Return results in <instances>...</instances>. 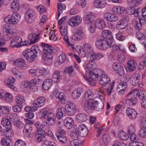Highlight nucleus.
I'll list each match as a JSON object with an SVG mask.
<instances>
[{
	"mask_svg": "<svg viewBox=\"0 0 146 146\" xmlns=\"http://www.w3.org/2000/svg\"><path fill=\"white\" fill-rule=\"evenodd\" d=\"M41 46L43 47L42 49L40 48L37 45L33 46L31 49H27L23 52V54L27 60L29 62H32L37 57L42 54V59L44 60L52 62L53 58L52 54L54 52V48L51 45L42 43Z\"/></svg>",
	"mask_w": 146,
	"mask_h": 146,
	"instance_id": "f257e3e1",
	"label": "nucleus"
},
{
	"mask_svg": "<svg viewBox=\"0 0 146 146\" xmlns=\"http://www.w3.org/2000/svg\"><path fill=\"white\" fill-rule=\"evenodd\" d=\"M143 91L141 90H137L136 89L132 90L126 96L127 97V100H124L123 102L126 103L130 106L135 105L137 102V97L139 99L140 98H141L143 96Z\"/></svg>",
	"mask_w": 146,
	"mask_h": 146,
	"instance_id": "f03ea898",
	"label": "nucleus"
},
{
	"mask_svg": "<svg viewBox=\"0 0 146 146\" xmlns=\"http://www.w3.org/2000/svg\"><path fill=\"white\" fill-rule=\"evenodd\" d=\"M94 73L97 75L98 80L102 85L106 86L107 84H110V79L106 75L103 73L101 70L95 69Z\"/></svg>",
	"mask_w": 146,
	"mask_h": 146,
	"instance_id": "7ed1b4c3",
	"label": "nucleus"
},
{
	"mask_svg": "<svg viewBox=\"0 0 146 146\" xmlns=\"http://www.w3.org/2000/svg\"><path fill=\"white\" fill-rule=\"evenodd\" d=\"M41 117L42 119H46V123L48 125H51L54 123L55 117L52 113L49 112L48 111L44 109L42 114Z\"/></svg>",
	"mask_w": 146,
	"mask_h": 146,
	"instance_id": "20e7f679",
	"label": "nucleus"
},
{
	"mask_svg": "<svg viewBox=\"0 0 146 146\" xmlns=\"http://www.w3.org/2000/svg\"><path fill=\"white\" fill-rule=\"evenodd\" d=\"M95 69L93 72L87 71L86 72V76H84L85 79H87L90 85L92 86H95L96 84L95 81L98 80V77L97 74L94 73Z\"/></svg>",
	"mask_w": 146,
	"mask_h": 146,
	"instance_id": "39448f33",
	"label": "nucleus"
},
{
	"mask_svg": "<svg viewBox=\"0 0 146 146\" xmlns=\"http://www.w3.org/2000/svg\"><path fill=\"white\" fill-rule=\"evenodd\" d=\"M110 40H108L100 39L97 40L95 42L96 47L100 49L106 50L110 47Z\"/></svg>",
	"mask_w": 146,
	"mask_h": 146,
	"instance_id": "423d86ee",
	"label": "nucleus"
},
{
	"mask_svg": "<svg viewBox=\"0 0 146 146\" xmlns=\"http://www.w3.org/2000/svg\"><path fill=\"white\" fill-rule=\"evenodd\" d=\"M142 75V74L140 73H135L132 75L130 78V82L132 85L135 86L138 85V86L141 88L143 87V83L140 82Z\"/></svg>",
	"mask_w": 146,
	"mask_h": 146,
	"instance_id": "0eeeda50",
	"label": "nucleus"
},
{
	"mask_svg": "<svg viewBox=\"0 0 146 146\" xmlns=\"http://www.w3.org/2000/svg\"><path fill=\"white\" fill-rule=\"evenodd\" d=\"M65 110L68 115L71 116L74 115L76 111L75 104L71 101H68L65 106Z\"/></svg>",
	"mask_w": 146,
	"mask_h": 146,
	"instance_id": "6e6552de",
	"label": "nucleus"
},
{
	"mask_svg": "<svg viewBox=\"0 0 146 146\" xmlns=\"http://www.w3.org/2000/svg\"><path fill=\"white\" fill-rule=\"evenodd\" d=\"M36 14L35 11L32 9H29L25 13V20L28 23H33L35 20Z\"/></svg>",
	"mask_w": 146,
	"mask_h": 146,
	"instance_id": "1a4fd4ad",
	"label": "nucleus"
},
{
	"mask_svg": "<svg viewBox=\"0 0 146 146\" xmlns=\"http://www.w3.org/2000/svg\"><path fill=\"white\" fill-rule=\"evenodd\" d=\"M97 101H94V99H90L87 100L84 104V110L86 111H92L94 110V106H96Z\"/></svg>",
	"mask_w": 146,
	"mask_h": 146,
	"instance_id": "9d476101",
	"label": "nucleus"
},
{
	"mask_svg": "<svg viewBox=\"0 0 146 146\" xmlns=\"http://www.w3.org/2000/svg\"><path fill=\"white\" fill-rule=\"evenodd\" d=\"M46 134L40 135L36 138L38 142H42V146H56V144L54 142H50L48 141L45 137Z\"/></svg>",
	"mask_w": 146,
	"mask_h": 146,
	"instance_id": "9b49d317",
	"label": "nucleus"
},
{
	"mask_svg": "<svg viewBox=\"0 0 146 146\" xmlns=\"http://www.w3.org/2000/svg\"><path fill=\"white\" fill-rule=\"evenodd\" d=\"M82 21V17L78 15L70 18L68 21V24L73 27H76Z\"/></svg>",
	"mask_w": 146,
	"mask_h": 146,
	"instance_id": "f8f14e48",
	"label": "nucleus"
},
{
	"mask_svg": "<svg viewBox=\"0 0 146 146\" xmlns=\"http://www.w3.org/2000/svg\"><path fill=\"white\" fill-rule=\"evenodd\" d=\"M131 6L128 7L126 9L125 11L129 15H134L135 17H137L139 16V13L140 12L139 7L135 9V7H137L135 5H133V3L131 4Z\"/></svg>",
	"mask_w": 146,
	"mask_h": 146,
	"instance_id": "ddd939ff",
	"label": "nucleus"
},
{
	"mask_svg": "<svg viewBox=\"0 0 146 146\" xmlns=\"http://www.w3.org/2000/svg\"><path fill=\"white\" fill-rule=\"evenodd\" d=\"M10 119L12 122L13 123L14 126L19 129L22 128L24 124L20 120L19 117L15 115H11L10 117Z\"/></svg>",
	"mask_w": 146,
	"mask_h": 146,
	"instance_id": "4468645a",
	"label": "nucleus"
},
{
	"mask_svg": "<svg viewBox=\"0 0 146 146\" xmlns=\"http://www.w3.org/2000/svg\"><path fill=\"white\" fill-rule=\"evenodd\" d=\"M114 71L118 75L122 76L124 74L125 72L123 66L120 63L115 62L112 65Z\"/></svg>",
	"mask_w": 146,
	"mask_h": 146,
	"instance_id": "2eb2a0df",
	"label": "nucleus"
},
{
	"mask_svg": "<svg viewBox=\"0 0 146 146\" xmlns=\"http://www.w3.org/2000/svg\"><path fill=\"white\" fill-rule=\"evenodd\" d=\"M21 15L16 12L13 13L10 18L8 20L9 23L11 24L16 25L20 21Z\"/></svg>",
	"mask_w": 146,
	"mask_h": 146,
	"instance_id": "dca6fc26",
	"label": "nucleus"
},
{
	"mask_svg": "<svg viewBox=\"0 0 146 146\" xmlns=\"http://www.w3.org/2000/svg\"><path fill=\"white\" fill-rule=\"evenodd\" d=\"M45 103V98L43 96H41L35 100L33 105L34 107L39 108L43 106Z\"/></svg>",
	"mask_w": 146,
	"mask_h": 146,
	"instance_id": "f3484780",
	"label": "nucleus"
},
{
	"mask_svg": "<svg viewBox=\"0 0 146 146\" xmlns=\"http://www.w3.org/2000/svg\"><path fill=\"white\" fill-rule=\"evenodd\" d=\"M78 129L80 136L85 137L87 135L88 132V129L85 124H80L78 125Z\"/></svg>",
	"mask_w": 146,
	"mask_h": 146,
	"instance_id": "a211bd4d",
	"label": "nucleus"
},
{
	"mask_svg": "<svg viewBox=\"0 0 146 146\" xmlns=\"http://www.w3.org/2000/svg\"><path fill=\"white\" fill-rule=\"evenodd\" d=\"M126 113L127 116L130 119H135L137 115L136 111L131 108H128L126 110Z\"/></svg>",
	"mask_w": 146,
	"mask_h": 146,
	"instance_id": "6ab92c4d",
	"label": "nucleus"
},
{
	"mask_svg": "<svg viewBox=\"0 0 146 146\" xmlns=\"http://www.w3.org/2000/svg\"><path fill=\"white\" fill-rule=\"evenodd\" d=\"M15 80L14 78L10 77L5 80L4 83L8 87L14 90H15L16 88L15 87L13 84L15 82Z\"/></svg>",
	"mask_w": 146,
	"mask_h": 146,
	"instance_id": "aec40b11",
	"label": "nucleus"
},
{
	"mask_svg": "<svg viewBox=\"0 0 146 146\" xmlns=\"http://www.w3.org/2000/svg\"><path fill=\"white\" fill-rule=\"evenodd\" d=\"M0 98H3L8 103H11L13 100L12 96L10 94H5L2 91H0Z\"/></svg>",
	"mask_w": 146,
	"mask_h": 146,
	"instance_id": "412c9836",
	"label": "nucleus"
},
{
	"mask_svg": "<svg viewBox=\"0 0 146 146\" xmlns=\"http://www.w3.org/2000/svg\"><path fill=\"white\" fill-rule=\"evenodd\" d=\"M36 126V132L35 133V137H37L40 135H44L45 133V131L43 130L42 129V126L39 122H37L34 124Z\"/></svg>",
	"mask_w": 146,
	"mask_h": 146,
	"instance_id": "4be33fe9",
	"label": "nucleus"
},
{
	"mask_svg": "<svg viewBox=\"0 0 146 146\" xmlns=\"http://www.w3.org/2000/svg\"><path fill=\"white\" fill-rule=\"evenodd\" d=\"M128 19L127 18H123L122 20L119 21L117 23L116 28L119 29H125L127 27V21Z\"/></svg>",
	"mask_w": 146,
	"mask_h": 146,
	"instance_id": "5701e85b",
	"label": "nucleus"
},
{
	"mask_svg": "<svg viewBox=\"0 0 146 146\" xmlns=\"http://www.w3.org/2000/svg\"><path fill=\"white\" fill-rule=\"evenodd\" d=\"M102 36L106 40H110V42L112 43L113 40V37L112 36L111 33V31L107 30H104L102 32Z\"/></svg>",
	"mask_w": 146,
	"mask_h": 146,
	"instance_id": "b1692460",
	"label": "nucleus"
},
{
	"mask_svg": "<svg viewBox=\"0 0 146 146\" xmlns=\"http://www.w3.org/2000/svg\"><path fill=\"white\" fill-rule=\"evenodd\" d=\"M22 41V38L19 37H16L11 40L10 45L12 47H16L17 48L20 47V44Z\"/></svg>",
	"mask_w": 146,
	"mask_h": 146,
	"instance_id": "393cba45",
	"label": "nucleus"
},
{
	"mask_svg": "<svg viewBox=\"0 0 146 146\" xmlns=\"http://www.w3.org/2000/svg\"><path fill=\"white\" fill-rule=\"evenodd\" d=\"M75 34L73 35L72 38L74 40H80L82 39L84 35L83 32L81 29H77Z\"/></svg>",
	"mask_w": 146,
	"mask_h": 146,
	"instance_id": "a878e982",
	"label": "nucleus"
},
{
	"mask_svg": "<svg viewBox=\"0 0 146 146\" xmlns=\"http://www.w3.org/2000/svg\"><path fill=\"white\" fill-rule=\"evenodd\" d=\"M83 92V90L81 88H78L73 91L72 94V97L74 99H78Z\"/></svg>",
	"mask_w": 146,
	"mask_h": 146,
	"instance_id": "bb28decb",
	"label": "nucleus"
},
{
	"mask_svg": "<svg viewBox=\"0 0 146 146\" xmlns=\"http://www.w3.org/2000/svg\"><path fill=\"white\" fill-rule=\"evenodd\" d=\"M106 5V0H95L94 5L96 8H103Z\"/></svg>",
	"mask_w": 146,
	"mask_h": 146,
	"instance_id": "cd10ccee",
	"label": "nucleus"
},
{
	"mask_svg": "<svg viewBox=\"0 0 146 146\" xmlns=\"http://www.w3.org/2000/svg\"><path fill=\"white\" fill-rule=\"evenodd\" d=\"M14 64L16 66L22 68L26 67L25 60L21 58L17 59L15 60L14 62Z\"/></svg>",
	"mask_w": 146,
	"mask_h": 146,
	"instance_id": "c85d7f7f",
	"label": "nucleus"
},
{
	"mask_svg": "<svg viewBox=\"0 0 146 146\" xmlns=\"http://www.w3.org/2000/svg\"><path fill=\"white\" fill-rule=\"evenodd\" d=\"M2 125L5 128L7 129L12 128V124L10 120L6 117H3L1 120Z\"/></svg>",
	"mask_w": 146,
	"mask_h": 146,
	"instance_id": "c756f323",
	"label": "nucleus"
},
{
	"mask_svg": "<svg viewBox=\"0 0 146 146\" xmlns=\"http://www.w3.org/2000/svg\"><path fill=\"white\" fill-rule=\"evenodd\" d=\"M39 37V34L32 33L29 34L28 36L29 39L30 41V44H33L37 42L38 37Z\"/></svg>",
	"mask_w": 146,
	"mask_h": 146,
	"instance_id": "7c9ffc66",
	"label": "nucleus"
},
{
	"mask_svg": "<svg viewBox=\"0 0 146 146\" xmlns=\"http://www.w3.org/2000/svg\"><path fill=\"white\" fill-rule=\"evenodd\" d=\"M136 63L133 60H129L127 63V68L131 72L134 70L136 69Z\"/></svg>",
	"mask_w": 146,
	"mask_h": 146,
	"instance_id": "2f4dec72",
	"label": "nucleus"
},
{
	"mask_svg": "<svg viewBox=\"0 0 146 146\" xmlns=\"http://www.w3.org/2000/svg\"><path fill=\"white\" fill-rule=\"evenodd\" d=\"M95 26L100 29H103L105 27L106 23L102 19H98L95 23Z\"/></svg>",
	"mask_w": 146,
	"mask_h": 146,
	"instance_id": "473e14b6",
	"label": "nucleus"
},
{
	"mask_svg": "<svg viewBox=\"0 0 146 146\" xmlns=\"http://www.w3.org/2000/svg\"><path fill=\"white\" fill-rule=\"evenodd\" d=\"M1 143L3 146H13L11 139L9 138H2Z\"/></svg>",
	"mask_w": 146,
	"mask_h": 146,
	"instance_id": "72a5a7b5",
	"label": "nucleus"
},
{
	"mask_svg": "<svg viewBox=\"0 0 146 146\" xmlns=\"http://www.w3.org/2000/svg\"><path fill=\"white\" fill-rule=\"evenodd\" d=\"M52 81L50 79L45 80L42 84V88L45 90H48L52 85Z\"/></svg>",
	"mask_w": 146,
	"mask_h": 146,
	"instance_id": "f704fd0d",
	"label": "nucleus"
},
{
	"mask_svg": "<svg viewBox=\"0 0 146 146\" xmlns=\"http://www.w3.org/2000/svg\"><path fill=\"white\" fill-rule=\"evenodd\" d=\"M86 64V68L87 69V70H86V72L87 71L90 72H93L94 70L96 69H95L96 65L94 62L90 61L89 63Z\"/></svg>",
	"mask_w": 146,
	"mask_h": 146,
	"instance_id": "c9c22d12",
	"label": "nucleus"
},
{
	"mask_svg": "<svg viewBox=\"0 0 146 146\" xmlns=\"http://www.w3.org/2000/svg\"><path fill=\"white\" fill-rule=\"evenodd\" d=\"M95 18L94 15L92 14L91 12H90L88 15L86 16L84 20L87 22V23L90 24L91 23H94Z\"/></svg>",
	"mask_w": 146,
	"mask_h": 146,
	"instance_id": "e433bc0d",
	"label": "nucleus"
},
{
	"mask_svg": "<svg viewBox=\"0 0 146 146\" xmlns=\"http://www.w3.org/2000/svg\"><path fill=\"white\" fill-rule=\"evenodd\" d=\"M65 121V126L68 129L71 128L74 125L73 119L71 117H68L66 119Z\"/></svg>",
	"mask_w": 146,
	"mask_h": 146,
	"instance_id": "4c0bfd02",
	"label": "nucleus"
},
{
	"mask_svg": "<svg viewBox=\"0 0 146 146\" xmlns=\"http://www.w3.org/2000/svg\"><path fill=\"white\" fill-rule=\"evenodd\" d=\"M76 119L79 122L85 121L87 119V116L85 114L80 113L76 116Z\"/></svg>",
	"mask_w": 146,
	"mask_h": 146,
	"instance_id": "58836bf2",
	"label": "nucleus"
},
{
	"mask_svg": "<svg viewBox=\"0 0 146 146\" xmlns=\"http://www.w3.org/2000/svg\"><path fill=\"white\" fill-rule=\"evenodd\" d=\"M55 96L59 100L62 102L64 101L66 99L65 94L63 92H57L55 94Z\"/></svg>",
	"mask_w": 146,
	"mask_h": 146,
	"instance_id": "ea45409f",
	"label": "nucleus"
},
{
	"mask_svg": "<svg viewBox=\"0 0 146 146\" xmlns=\"http://www.w3.org/2000/svg\"><path fill=\"white\" fill-rule=\"evenodd\" d=\"M25 100L23 97L20 95H17L16 97V103L19 104L21 106H22L25 103Z\"/></svg>",
	"mask_w": 146,
	"mask_h": 146,
	"instance_id": "a19ab883",
	"label": "nucleus"
},
{
	"mask_svg": "<svg viewBox=\"0 0 146 146\" xmlns=\"http://www.w3.org/2000/svg\"><path fill=\"white\" fill-rule=\"evenodd\" d=\"M118 136L119 139L123 140H126L129 138L128 134L123 131H120L118 135Z\"/></svg>",
	"mask_w": 146,
	"mask_h": 146,
	"instance_id": "79ce46f5",
	"label": "nucleus"
},
{
	"mask_svg": "<svg viewBox=\"0 0 146 146\" xmlns=\"http://www.w3.org/2000/svg\"><path fill=\"white\" fill-rule=\"evenodd\" d=\"M11 8L15 12L18 11L20 8L19 4L17 0H13L11 4Z\"/></svg>",
	"mask_w": 146,
	"mask_h": 146,
	"instance_id": "37998d69",
	"label": "nucleus"
},
{
	"mask_svg": "<svg viewBox=\"0 0 146 146\" xmlns=\"http://www.w3.org/2000/svg\"><path fill=\"white\" fill-rule=\"evenodd\" d=\"M96 106H94V110L99 111L102 110L104 108V103L102 101L98 102L97 101Z\"/></svg>",
	"mask_w": 146,
	"mask_h": 146,
	"instance_id": "c03bdc74",
	"label": "nucleus"
},
{
	"mask_svg": "<svg viewBox=\"0 0 146 146\" xmlns=\"http://www.w3.org/2000/svg\"><path fill=\"white\" fill-rule=\"evenodd\" d=\"M94 93L92 91L90 90H87L85 92L84 98L85 99L89 100L90 99H94Z\"/></svg>",
	"mask_w": 146,
	"mask_h": 146,
	"instance_id": "a18cd8bd",
	"label": "nucleus"
},
{
	"mask_svg": "<svg viewBox=\"0 0 146 146\" xmlns=\"http://www.w3.org/2000/svg\"><path fill=\"white\" fill-rule=\"evenodd\" d=\"M60 72L57 70L55 71L52 76V81L55 82H59L60 80Z\"/></svg>",
	"mask_w": 146,
	"mask_h": 146,
	"instance_id": "49530a36",
	"label": "nucleus"
},
{
	"mask_svg": "<svg viewBox=\"0 0 146 146\" xmlns=\"http://www.w3.org/2000/svg\"><path fill=\"white\" fill-rule=\"evenodd\" d=\"M63 112H66L65 109L64 108H59L57 110L56 116L59 119H62L63 116L65 115V113H63Z\"/></svg>",
	"mask_w": 146,
	"mask_h": 146,
	"instance_id": "de8ad7c7",
	"label": "nucleus"
},
{
	"mask_svg": "<svg viewBox=\"0 0 146 146\" xmlns=\"http://www.w3.org/2000/svg\"><path fill=\"white\" fill-rule=\"evenodd\" d=\"M84 50H85L88 55V56L94 53L93 49L88 44H85L84 45Z\"/></svg>",
	"mask_w": 146,
	"mask_h": 146,
	"instance_id": "09e8293b",
	"label": "nucleus"
},
{
	"mask_svg": "<svg viewBox=\"0 0 146 146\" xmlns=\"http://www.w3.org/2000/svg\"><path fill=\"white\" fill-rule=\"evenodd\" d=\"M84 141H79L78 139H74L71 141L70 144L71 146H83Z\"/></svg>",
	"mask_w": 146,
	"mask_h": 146,
	"instance_id": "8fccbe9b",
	"label": "nucleus"
},
{
	"mask_svg": "<svg viewBox=\"0 0 146 146\" xmlns=\"http://www.w3.org/2000/svg\"><path fill=\"white\" fill-rule=\"evenodd\" d=\"M70 136L72 139H76L80 135L78 129H76L70 133Z\"/></svg>",
	"mask_w": 146,
	"mask_h": 146,
	"instance_id": "3c124183",
	"label": "nucleus"
},
{
	"mask_svg": "<svg viewBox=\"0 0 146 146\" xmlns=\"http://www.w3.org/2000/svg\"><path fill=\"white\" fill-rule=\"evenodd\" d=\"M110 140L109 136L107 134H106L102 136V140L105 145H108Z\"/></svg>",
	"mask_w": 146,
	"mask_h": 146,
	"instance_id": "603ef678",
	"label": "nucleus"
},
{
	"mask_svg": "<svg viewBox=\"0 0 146 146\" xmlns=\"http://www.w3.org/2000/svg\"><path fill=\"white\" fill-rule=\"evenodd\" d=\"M66 54L63 53L60 54L58 57L57 61L60 64L64 63L66 60Z\"/></svg>",
	"mask_w": 146,
	"mask_h": 146,
	"instance_id": "864d4df0",
	"label": "nucleus"
},
{
	"mask_svg": "<svg viewBox=\"0 0 146 146\" xmlns=\"http://www.w3.org/2000/svg\"><path fill=\"white\" fill-rule=\"evenodd\" d=\"M143 95L141 98H140L141 105L142 107L146 109V97L145 96L144 92L143 91Z\"/></svg>",
	"mask_w": 146,
	"mask_h": 146,
	"instance_id": "5fc2aeb1",
	"label": "nucleus"
},
{
	"mask_svg": "<svg viewBox=\"0 0 146 146\" xmlns=\"http://www.w3.org/2000/svg\"><path fill=\"white\" fill-rule=\"evenodd\" d=\"M127 83L123 81L119 83L117 86V90H125L127 87Z\"/></svg>",
	"mask_w": 146,
	"mask_h": 146,
	"instance_id": "6e6d98bb",
	"label": "nucleus"
},
{
	"mask_svg": "<svg viewBox=\"0 0 146 146\" xmlns=\"http://www.w3.org/2000/svg\"><path fill=\"white\" fill-rule=\"evenodd\" d=\"M141 0H127V2L129 5L133 3V5L137 6L141 2Z\"/></svg>",
	"mask_w": 146,
	"mask_h": 146,
	"instance_id": "4d7b16f0",
	"label": "nucleus"
},
{
	"mask_svg": "<svg viewBox=\"0 0 146 146\" xmlns=\"http://www.w3.org/2000/svg\"><path fill=\"white\" fill-rule=\"evenodd\" d=\"M110 43V48H112V50L113 52H115L116 51H118L120 50V46L119 45H117L116 44H112V43Z\"/></svg>",
	"mask_w": 146,
	"mask_h": 146,
	"instance_id": "13d9d810",
	"label": "nucleus"
},
{
	"mask_svg": "<svg viewBox=\"0 0 146 146\" xmlns=\"http://www.w3.org/2000/svg\"><path fill=\"white\" fill-rule=\"evenodd\" d=\"M140 135L144 139L146 138V129L145 128H141L139 131Z\"/></svg>",
	"mask_w": 146,
	"mask_h": 146,
	"instance_id": "bf43d9fd",
	"label": "nucleus"
},
{
	"mask_svg": "<svg viewBox=\"0 0 146 146\" xmlns=\"http://www.w3.org/2000/svg\"><path fill=\"white\" fill-rule=\"evenodd\" d=\"M11 30L10 26L7 24L5 25L3 28V31L4 33H6V35L10 34Z\"/></svg>",
	"mask_w": 146,
	"mask_h": 146,
	"instance_id": "052dcab7",
	"label": "nucleus"
},
{
	"mask_svg": "<svg viewBox=\"0 0 146 146\" xmlns=\"http://www.w3.org/2000/svg\"><path fill=\"white\" fill-rule=\"evenodd\" d=\"M58 139L62 143H65L67 142V139L64 135L56 136Z\"/></svg>",
	"mask_w": 146,
	"mask_h": 146,
	"instance_id": "680f3d73",
	"label": "nucleus"
},
{
	"mask_svg": "<svg viewBox=\"0 0 146 146\" xmlns=\"http://www.w3.org/2000/svg\"><path fill=\"white\" fill-rule=\"evenodd\" d=\"M116 38L119 41H122L125 40V37L122 35L121 33L119 32L116 34Z\"/></svg>",
	"mask_w": 146,
	"mask_h": 146,
	"instance_id": "e2e57ef3",
	"label": "nucleus"
},
{
	"mask_svg": "<svg viewBox=\"0 0 146 146\" xmlns=\"http://www.w3.org/2000/svg\"><path fill=\"white\" fill-rule=\"evenodd\" d=\"M14 146H26V145L25 141L21 140L19 139L15 142Z\"/></svg>",
	"mask_w": 146,
	"mask_h": 146,
	"instance_id": "0e129e2a",
	"label": "nucleus"
},
{
	"mask_svg": "<svg viewBox=\"0 0 146 146\" xmlns=\"http://www.w3.org/2000/svg\"><path fill=\"white\" fill-rule=\"evenodd\" d=\"M129 138L131 141H137L139 140V138L135 133L129 135Z\"/></svg>",
	"mask_w": 146,
	"mask_h": 146,
	"instance_id": "69168bd1",
	"label": "nucleus"
},
{
	"mask_svg": "<svg viewBox=\"0 0 146 146\" xmlns=\"http://www.w3.org/2000/svg\"><path fill=\"white\" fill-rule=\"evenodd\" d=\"M118 60L121 63H123L125 61V57L123 53L119 54L117 56Z\"/></svg>",
	"mask_w": 146,
	"mask_h": 146,
	"instance_id": "338daca9",
	"label": "nucleus"
},
{
	"mask_svg": "<svg viewBox=\"0 0 146 146\" xmlns=\"http://www.w3.org/2000/svg\"><path fill=\"white\" fill-rule=\"evenodd\" d=\"M88 56L90 58V62H94L97 59V54L94 52L91 54H90Z\"/></svg>",
	"mask_w": 146,
	"mask_h": 146,
	"instance_id": "774afa93",
	"label": "nucleus"
}]
</instances>
